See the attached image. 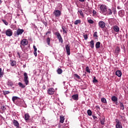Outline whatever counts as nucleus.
<instances>
[{"label": "nucleus", "mask_w": 128, "mask_h": 128, "mask_svg": "<svg viewBox=\"0 0 128 128\" xmlns=\"http://www.w3.org/2000/svg\"><path fill=\"white\" fill-rule=\"evenodd\" d=\"M58 74H62V70L60 68H58L56 70Z\"/></svg>", "instance_id": "obj_29"}, {"label": "nucleus", "mask_w": 128, "mask_h": 128, "mask_svg": "<svg viewBox=\"0 0 128 128\" xmlns=\"http://www.w3.org/2000/svg\"><path fill=\"white\" fill-rule=\"evenodd\" d=\"M118 14L120 16L121 18H122V16L124 14V11L123 10H120L118 12Z\"/></svg>", "instance_id": "obj_22"}, {"label": "nucleus", "mask_w": 128, "mask_h": 128, "mask_svg": "<svg viewBox=\"0 0 128 128\" xmlns=\"http://www.w3.org/2000/svg\"><path fill=\"white\" fill-rule=\"evenodd\" d=\"M74 76H75V78H76L78 80H80V76H78V74H74Z\"/></svg>", "instance_id": "obj_41"}, {"label": "nucleus", "mask_w": 128, "mask_h": 128, "mask_svg": "<svg viewBox=\"0 0 128 128\" xmlns=\"http://www.w3.org/2000/svg\"><path fill=\"white\" fill-rule=\"evenodd\" d=\"M24 82L25 83V84L26 86H28V84L30 81H28V73L24 72Z\"/></svg>", "instance_id": "obj_2"}, {"label": "nucleus", "mask_w": 128, "mask_h": 128, "mask_svg": "<svg viewBox=\"0 0 128 128\" xmlns=\"http://www.w3.org/2000/svg\"><path fill=\"white\" fill-rule=\"evenodd\" d=\"M120 110H124V104H122V102L120 103Z\"/></svg>", "instance_id": "obj_31"}, {"label": "nucleus", "mask_w": 128, "mask_h": 128, "mask_svg": "<svg viewBox=\"0 0 128 128\" xmlns=\"http://www.w3.org/2000/svg\"><path fill=\"white\" fill-rule=\"evenodd\" d=\"M86 72H88V74H90V67H88V66H87L86 67Z\"/></svg>", "instance_id": "obj_35"}, {"label": "nucleus", "mask_w": 128, "mask_h": 128, "mask_svg": "<svg viewBox=\"0 0 128 128\" xmlns=\"http://www.w3.org/2000/svg\"><path fill=\"white\" fill-rule=\"evenodd\" d=\"M107 12H108V14H110H110H112V10H110V9H108V10H107Z\"/></svg>", "instance_id": "obj_36"}, {"label": "nucleus", "mask_w": 128, "mask_h": 128, "mask_svg": "<svg viewBox=\"0 0 128 128\" xmlns=\"http://www.w3.org/2000/svg\"><path fill=\"white\" fill-rule=\"evenodd\" d=\"M10 64L11 66H16V62L14 60H10Z\"/></svg>", "instance_id": "obj_16"}, {"label": "nucleus", "mask_w": 128, "mask_h": 128, "mask_svg": "<svg viewBox=\"0 0 128 128\" xmlns=\"http://www.w3.org/2000/svg\"><path fill=\"white\" fill-rule=\"evenodd\" d=\"M116 128H122V124L118 120L116 119Z\"/></svg>", "instance_id": "obj_5"}, {"label": "nucleus", "mask_w": 128, "mask_h": 128, "mask_svg": "<svg viewBox=\"0 0 128 128\" xmlns=\"http://www.w3.org/2000/svg\"><path fill=\"white\" fill-rule=\"evenodd\" d=\"M99 120L100 121V124L102 126H104V122H106V118L104 116H100L99 118Z\"/></svg>", "instance_id": "obj_10"}, {"label": "nucleus", "mask_w": 128, "mask_h": 128, "mask_svg": "<svg viewBox=\"0 0 128 128\" xmlns=\"http://www.w3.org/2000/svg\"><path fill=\"white\" fill-rule=\"evenodd\" d=\"M20 44L23 46H25L28 44V41L26 39H23L20 41Z\"/></svg>", "instance_id": "obj_11"}, {"label": "nucleus", "mask_w": 128, "mask_h": 128, "mask_svg": "<svg viewBox=\"0 0 128 128\" xmlns=\"http://www.w3.org/2000/svg\"><path fill=\"white\" fill-rule=\"evenodd\" d=\"M84 40H88V34H84Z\"/></svg>", "instance_id": "obj_49"}, {"label": "nucleus", "mask_w": 128, "mask_h": 128, "mask_svg": "<svg viewBox=\"0 0 128 128\" xmlns=\"http://www.w3.org/2000/svg\"><path fill=\"white\" fill-rule=\"evenodd\" d=\"M4 96H6V94H10V92L9 91H4Z\"/></svg>", "instance_id": "obj_44"}, {"label": "nucleus", "mask_w": 128, "mask_h": 128, "mask_svg": "<svg viewBox=\"0 0 128 128\" xmlns=\"http://www.w3.org/2000/svg\"><path fill=\"white\" fill-rule=\"evenodd\" d=\"M88 22L89 24H94V20H92V19H90V20H88Z\"/></svg>", "instance_id": "obj_46"}, {"label": "nucleus", "mask_w": 128, "mask_h": 128, "mask_svg": "<svg viewBox=\"0 0 128 128\" xmlns=\"http://www.w3.org/2000/svg\"><path fill=\"white\" fill-rule=\"evenodd\" d=\"M20 98L18 97V96H13L12 98V100L14 102L15 104L16 103V102H18V99H20Z\"/></svg>", "instance_id": "obj_17"}, {"label": "nucleus", "mask_w": 128, "mask_h": 128, "mask_svg": "<svg viewBox=\"0 0 128 128\" xmlns=\"http://www.w3.org/2000/svg\"><path fill=\"white\" fill-rule=\"evenodd\" d=\"M18 56L19 58H20V53H18Z\"/></svg>", "instance_id": "obj_54"}, {"label": "nucleus", "mask_w": 128, "mask_h": 128, "mask_svg": "<svg viewBox=\"0 0 128 128\" xmlns=\"http://www.w3.org/2000/svg\"><path fill=\"white\" fill-rule=\"evenodd\" d=\"M24 32V30L23 29L18 28L17 30V32H16V36H20V34H22V32Z\"/></svg>", "instance_id": "obj_12"}, {"label": "nucleus", "mask_w": 128, "mask_h": 128, "mask_svg": "<svg viewBox=\"0 0 128 128\" xmlns=\"http://www.w3.org/2000/svg\"><path fill=\"white\" fill-rule=\"evenodd\" d=\"M34 54L35 56H37L38 53L36 52H34Z\"/></svg>", "instance_id": "obj_52"}, {"label": "nucleus", "mask_w": 128, "mask_h": 128, "mask_svg": "<svg viewBox=\"0 0 128 128\" xmlns=\"http://www.w3.org/2000/svg\"><path fill=\"white\" fill-rule=\"evenodd\" d=\"M47 92L48 94H50V96H52V94H54L56 90H54V88H50L48 90Z\"/></svg>", "instance_id": "obj_6"}, {"label": "nucleus", "mask_w": 128, "mask_h": 128, "mask_svg": "<svg viewBox=\"0 0 128 128\" xmlns=\"http://www.w3.org/2000/svg\"><path fill=\"white\" fill-rule=\"evenodd\" d=\"M113 28H114V32H120V27H118L117 26H114Z\"/></svg>", "instance_id": "obj_24"}, {"label": "nucleus", "mask_w": 128, "mask_h": 128, "mask_svg": "<svg viewBox=\"0 0 128 128\" xmlns=\"http://www.w3.org/2000/svg\"><path fill=\"white\" fill-rule=\"evenodd\" d=\"M80 2H84V0H78Z\"/></svg>", "instance_id": "obj_56"}, {"label": "nucleus", "mask_w": 128, "mask_h": 128, "mask_svg": "<svg viewBox=\"0 0 128 128\" xmlns=\"http://www.w3.org/2000/svg\"><path fill=\"white\" fill-rule=\"evenodd\" d=\"M98 108H100V107L98 106Z\"/></svg>", "instance_id": "obj_62"}, {"label": "nucleus", "mask_w": 128, "mask_h": 128, "mask_svg": "<svg viewBox=\"0 0 128 128\" xmlns=\"http://www.w3.org/2000/svg\"><path fill=\"white\" fill-rule=\"evenodd\" d=\"M98 26L100 28H106V23L104 21H100L98 23Z\"/></svg>", "instance_id": "obj_8"}, {"label": "nucleus", "mask_w": 128, "mask_h": 128, "mask_svg": "<svg viewBox=\"0 0 128 128\" xmlns=\"http://www.w3.org/2000/svg\"><path fill=\"white\" fill-rule=\"evenodd\" d=\"M2 22H3L4 24H6V26L8 25V22H6V20H2Z\"/></svg>", "instance_id": "obj_40"}, {"label": "nucleus", "mask_w": 128, "mask_h": 128, "mask_svg": "<svg viewBox=\"0 0 128 128\" xmlns=\"http://www.w3.org/2000/svg\"><path fill=\"white\" fill-rule=\"evenodd\" d=\"M120 48L118 47H116V50H115V52L116 54H119L120 53Z\"/></svg>", "instance_id": "obj_39"}, {"label": "nucleus", "mask_w": 128, "mask_h": 128, "mask_svg": "<svg viewBox=\"0 0 128 128\" xmlns=\"http://www.w3.org/2000/svg\"><path fill=\"white\" fill-rule=\"evenodd\" d=\"M96 48H100V42H98L96 44Z\"/></svg>", "instance_id": "obj_30"}, {"label": "nucleus", "mask_w": 128, "mask_h": 128, "mask_svg": "<svg viewBox=\"0 0 128 128\" xmlns=\"http://www.w3.org/2000/svg\"><path fill=\"white\" fill-rule=\"evenodd\" d=\"M66 48L67 54H68V56H70V46H68V45H66Z\"/></svg>", "instance_id": "obj_14"}, {"label": "nucleus", "mask_w": 128, "mask_h": 128, "mask_svg": "<svg viewBox=\"0 0 128 128\" xmlns=\"http://www.w3.org/2000/svg\"><path fill=\"white\" fill-rule=\"evenodd\" d=\"M122 72H120V70H117L116 72V75L117 76H118V78H120V76H122Z\"/></svg>", "instance_id": "obj_19"}, {"label": "nucleus", "mask_w": 128, "mask_h": 128, "mask_svg": "<svg viewBox=\"0 0 128 128\" xmlns=\"http://www.w3.org/2000/svg\"><path fill=\"white\" fill-rule=\"evenodd\" d=\"M54 16H55L56 18H58V16H60L62 15V12L60 10H55L53 12Z\"/></svg>", "instance_id": "obj_7"}, {"label": "nucleus", "mask_w": 128, "mask_h": 128, "mask_svg": "<svg viewBox=\"0 0 128 128\" xmlns=\"http://www.w3.org/2000/svg\"><path fill=\"white\" fill-rule=\"evenodd\" d=\"M72 98L74 100H78V94L72 96Z\"/></svg>", "instance_id": "obj_15"}, {"label": "nucleus", "mask_w": 128, "mask_h": 128, "mask_svg": "<svg viewBox=\"0 0 128 128\" xmlns=\"http://www.w3.org/2000/svg\"><path fill=\"white\" fill-rule=\"evenodd\" d=\"M106 0L108 1V0Z\"/></svg>", "instance_id": "obj_63"}, {"label": "nucleus", "mask_w": 128, "mask_h": 128, "mask_svg": "<svg viewBox=\"0 0 128 128\" xmlns=\"http://www.w3.org/2000/svg\"><path fill=\"white\" fill-rule=\"evenodd\" d=\"M24 116L25 120H30V115L28 114H25Z\"/></svg>", "instance_id": "obj_27"}, {"label": "nucleus", "mask_w": 128, "mask_h": 128, "mask_svg": "<svg viewBox=\"0 0 128 128\" xmlns=\"http://www.w3.org/2000/svg\"><path fill=\"white\" fill-rule=\"evenodd\" d=\"M17 106H22L23 108H26V102H24V100L22 98H19L18 100L16 102V103Z\"/></svg>", "instance_id": "obj_1"}, {"label": "nucleus", "mask_w": 128, "mask_h": 128, "mask_svg": "<svg viewBox=\"0 0 128 128\" xmlns=\"http://www.w3.org/2000/svg\"><path fill=\"white\" fill-rule=\"evenodd\" d=\"M1 110H6V108L4 106H2L1 107Z\"/></svg>", "instance_id": "obj_47"}, {"label": "nucleus", "mask_w": 128, "mask_h": 128, "mask_svg": "<svg viewBox=\"0 0 128 128\" xmlns=\"http://www.w3.org/2000/svg\"><path fill=\"white\" fill-rule=\"evenodd\" d=\"M43 88H44V90H46V86H44Z\"/></svg>", "instance_id": "obj_57"}, {"label": "nucleus", "mask_w": 128, "mask_h": 128, "mask_svg": "<svg viewBox=\"0 0 128 128\" xmlns=\"http://www.w3.org/2000/svg\"><path fill=\"white\" fill-rule=\"evenodd\" d=\"M92 12L94 14H96V11L93 10Z\"/></svg>", "instance_id": "obj_53"}, {"label": "nucleus", "mask_w": 128, "mask_h": 128, "mask_svg": "<svg viewBox=\"0 0 128 128\" xmlns=\"http://www.w3.org/2000/svg\"><path fill=\"white\" fill-rule=\"evenodd\" d=\"M2 0H0V4H2Z\"/></svg>", "instance_id": "obj_58"}, {"label": "nucleus", "mask_w": 128, "mask_h": 128, "mask_svg": "<svg viewBox=\"0 0 128 128\" xmlns=\"http://www.w3.org/2000/svg\"><path fill=\"white\" fill-rule=\"evenodd\" d=\"M52 34V30H48V31L46 32V35L48 36V34Z\"/></svg>", "instance_id": "obj_42"}, {"label": "nucleus", "mask_w": 128, "mask_h": 128, "mask_svg": "<svg viewBox=\"0 0 128 128\" xmlns=\"http://www.w3.org/2000/svg\"><path fill=\"white\" fill-rule=\"evenodd\" d=\"M5 34L7 36H12V30L11 29H8L6 30Z\"/></svg>", "instance_id": "obj_9"}, {"label": "nucleus", "mask_w": 128, "mask_h": 128, "mask_svg": "<svg viewBox=\"0 0 128 128\" xmlns=\"http://www.w3.org/2000/svg\"><path fill=\"white\" fill-rule=\"evenodd\" d=\"M98 80H96V76H94V80H93V82H94V83H96V82H98Z\"/></svg>", "instance_id": "obj_43"}, {"label": "nucleus", "mask_w": 128, "mask_h": 128, "mask_svg": "<svg viewBox=\"0 0 128 128\" xmlns=\"http://www.w3.org/2000/svg\"><path fill=\"white\" fill-rule=\"evenodd\" d=\"M90 46L92 48H94V40H92L90 42Z\"/></svg>", "instance_id": "obj_25"}, {"label": "nucleus", "mask_w": 128, "mask_h": 128, "mask_svg": "<svg viewBox=\"0 0 128 128\" xmlns=\"http://www.w3.org/2000/svg\"><path fill=\"white\" fill-rule=\"evenodd\" d=\"M4 71H2V68H0V78H2V76H4Z\"/></svg>", "instance_id": "obj_33"}, {"label": "nucleus", "mask_w": 128, "mask_h": 128, "mask_svg": "<svg viewBox=\"0 0 128 128\" xmlns=\"http://www.w3.org/2000/svg\"><path fill=\"white\" fill-rule=\"evenodd\" d=\"M13 124L14 125L16 128H18V126H20V124H18V122L16 120H13Z\"/></svg>", "instance_id": "obj_18"}, {"label": "nucleus", "mask_w": 128, "mask_h": 128, "mask_svg": "<svg viewBox=\"0 0 128 128\" xmlns=\"http://www.w3.org/2000/svg\"><path fill=\"white\" fill-rule=\"evenodd\" d=\"M101 102L104 104H106V98H101Z\"/></svg>", "instance_id": "obj_38"}, {"label": "nucleus", "mask_w": 128, "mask_h": 128, "mask_svg": "<svg viewBox=\"0 0 128 128\" xmlns=\"http://www.w3.org/2000/svg\"><path fill=\"white\" fill-rule=\"evenodd\" d=\"M111 100L112 102H118V98L116 96H112L111 98Z\"/></svg>", "instance_id": "obj_21"}, {"label": "nucleus", "mask_w": 128, "mask_h": 128, "mask_svg": "<svg viewBox=\"0 0 128 128\" xmlns=\"http://www.w3.org/2000/svg\"><path fill=\"white\" fill-rule=\"evenodd\" d=\"M80 22H82V21H80V20H78L74 22V24L76 25V24H80Z\"/></svg>", "instance_id": "obj_34"}, {"label": "nucleus", "mask_w": 128, "mask_h": 128, "mask_svg": "<svg viewBox=\"0 0 128 128\" xmlns=\"http://www.w3.org/2000/svg\"><path fill=\"white\" fill-rule=\"evenodd\" d=\"M45 26H48V23L46 22H43Z\"/></svg>", "instance_id": "obj_51"}, {"label": "nucleus", "mask_w": 128, "mask_h": 128, "mask_svg": "<svg viewBox=\"0 0 128 128\" xmlns=\"http://www.w3.org/2000/svg\"><path fill=\"white\" fill-rule=\"evenodd\" d=\"M7 85L8 86H14V82L10 80H8Z\"/></svg>", "instance_id": "obj_20"}, {"label": "nucleus", "mask_w": 128, "mask_h": 128, "mask_svg": "<svg viewBox=\"0 0 128 128\" xmlns=\"http://www.w3.org/2000/svg\"><path fill=\"white\" fill-rule=\"evenodd\" d=\"M46 43L48 44V46H50V37H48L46 39Z\"/></svg>", "instance_id": "obj_26"}, {"label": "nucleus", "mask_w": 128, "mask_h": 128, "mask_svg": "<svg viewBox=\"0 0 128 128\" xmlns=\"http://www.w3.org/2000/svg\"><path fill=\"white\" fill-rule=\"evenodd\" d=\"M55 35L57 36V38L59 42H61V44H62L64 42V40H62V37L60 32H56Z\"/></svg>", "instance_id": "obj_3"}, {"label": "nucleus", "mask_w": 128, "mask_h": 128, "mask_svg": "<svg viewBox=\"0 0 128 128\" xmlns=\"http://www.w3.org/2000/svg\"><path fill=\"white\" fill-rule=\"evenodd\" d=\"M100 10L101 14H104V12H106L107 11L108 8L106 5L101 4L100 6Z\"/></svg>", "instance_id": "obj_4"}, {"label": "nucleus", "mask_w": 128, "mask_h": 128, "mask_svg": "<svg viewBox=\"0 0 128 128\" xmlns=\"http://www.w3.org/2000/svg\"><path fill=\"white\" fill-rule=\"evenodd\" d=\"M93 36L94 38H98V32H94V33L93 35Z\"/></svg>", "instance_id": "obj_45"}, {"label": "nucleus", "mask_w": 128, "mask_h": 128, "mask_svg": "<svg viewBox=\"0 0 128 128\" xmlns=\"http://www.w3.org/2000/svg\"><path fill=\"white\" fill-rule=\"evenodd\" d=\"M33 48H34V52H37L38 48H36V46L34 45Z\"/></svg>", "instance_id": "obj_48"}, {"label": "nucleus", "mask_w": 128, "mask_h": 128, "mask_svg": "<svg viewBox=\"0 0 128 128\" xmlns=\"http://www.w3.org/2000/svg\"><path fill=\"white\" fill-rule=\"evenodd\" d=\"M62 30L63 34H68V28H66V26H64V25H62Z\"/></svg>", "instance_id": "obj_13"}, {"label": "nucleus", "mask_w": 128, "mask_h": 128, "mask_svg": "<svg viewBox=\"0 0 128 128\" xmlns=\"http://www.w3.org/2000/svg\"><path fill=\"white\" fill-rule=\"evenodd\" d=\"M32 128H36V127H32Z\"/></svg>", "instance_id": "obj_60"}, {"label": "nucleus", "mask_w": 128, "mask_h": 128, "mask_svg": "<svg viewBox=\"0 0 128 128\" xmlns=\"http://www.w3.org/2000/svg\"><path fill=\"white\" fill-rule=\"evenodd\" d=\"M92 117H93V118H94H94H96V116H93Z\"/></svg>", "instance_id": "obj_55"}, {"label": "nucleus", "mask_w": 128, "mask_h": 128, "mask_svg": "<svg viewBox=\"0 0 128 128\" xmlns=\"http://www.w3.org/2000/svg\"><path fill=\"white\" fill-rule=\"evenodd\" d=\"M80 14V16H82V18H84V12H82V10H78V14Z\"/></svg>", "instance_id": "obj_32"}, {"label": "nucleus", "mask_w": 128, "mask_h": 128, "mask_svg": "<svg viewBox=\"0 0 128 128\" xmlns=\"http://www.w3.org/2000/svg\"><path fill=\"white\" fill-rule=\"evenodd\" d=\"M59 128H66V126H64V125H61L59 126Z\"/></svg>", "instance_id": "obj_50"}, {"label": "nucleus", "mask_w": 128, "mask_h": 128, "mask_svg": "<svg viewBox=\"0 0 128 128\" xmlns=\"http://www.w3.org/2000/svg\"><path fill=\"white\" fill-rule=\"evenodd\" d=\"M70 100H72V99H70Z\"/></svg>", "instance_id": "obj_61"}, {"label": "nucleus", "mask_w": 128, "mask_h": 128, "mask_svg": "<svg viewBox=\"0 0 128 128\" xmlns=\"http://www.w3.org/2000/svg\"><path fill=\"white\" fill-rule=\"evenodd\" d=\"M116 102V104H118V102Z\"/></svg>", "instance_id": "obj_59"}, {"label": "nucleus", "mask_w": 128, "mask_h": 128, "mask_svg": "<svg viewBox=\"0 0 128 128\" xmlns=\"http://www.w3.org/2000/svg\"><path fill=\"white\" fill-rule=\"evenodd\" d=\"M60 122L61 124H64V116H60Z\"/></svg>", "instance_id": "obj_23"}, {"label": "nucleus", "mask_w": 128, "mask_h": 128, "mask_svg": "<svg viewBox=\"0 0 128 128\" xmlns=\"http://www.w3.org/2000/svg\"><path fill=\"white\" fill-rule=\"evenodd\" d=\"M19 86H20V88H26V85L22 84V83L19 82L18 84Z\"/></svg>", "instance_id": "obj_28"}, {"label": "nucleus", "mask_w": 128, "mask_h": 128, "mask_svg": "<svg viewBox=\"0 0 128 128\" xmlns=\"http://www.w3.org/2000/svg\"><path fill=\"white\" fill-rule=\"evenodd\" d=\"M87 113L88 116H91L92 114V110H88Z\"/></svg>", "instance_id": "obj_37"}]
</instances>
